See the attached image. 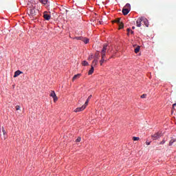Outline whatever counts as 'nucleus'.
I'll use <instances>...</instances> for the list:
<instances>
[{
    "label": "nucleus",
    "mask_w": 176,
    "mask_h": 176,
    "mask_svg": "<svg viewBox=\"0 0 176 176\" xmlns=\"http://www.w3.org/2000/svg\"><path fill=\"white\" fill-rule=\"evenodd\" d=\"M107 50H108V45L104 44L101 51V55L106 56Z\"/></svg>",
    "instance_id": "1"
},
{
    "label": "nucleus",
    "mask_w": 176,
    "mask_h": 176,
    "mask_svg": "<svg viewBox=\"0 0 176 176\" xmlns=\"http://www.w3.org/2000/svg\"><path fill=\"white\" fill-rule=\"evenodd\" d=\"M160 137H162V133L160 132H157L156 133H155L154 135H151V138L153 140H159V138H160Z\"/></svg>",
    "instance_id": "2"
},
{
    "label": "nucleus",
    "mask_w": 176,
    "mask_h": 176,
    "mask_svg": "<svg viewBox=\"0 0 176 176\" xmlns=\"http://www.w3.org/2000/svg\"><path fill=\"white\" fill-rule=\"evenodd\" d=\"M29 16L31 17H35V16H36V11L35 10V8H31L30 10Z\"/></svg>",
    "instance_id": "3"
},
{
    "label": "nucleus",
    "mask_w": 176,
    "mask_h": 176,
    "mask_svg": "<svg viewBox=\"0 0 176 176\" xmlns=\"http://www.w3.org/2000/svg\"><path fill=\"white\" fill-rule=\"evenodd\" d=\"M50 96V97H52L54 102H56V101H57V100H58V98H57V96L56 95V92H54V91H51Z\"/></svg>",
    "instance_id": "4"
},
{
    "label": "nucleus",
    "mask_w": 176,
    "mask_h": 176,
    "mask_svg": "<svg viewBox=\"0 0 176 176\" xmlns=\"http://www.w3.org/2000/svg\"><path fill=\"white\" fill-rule=\"evenodd\" d=\"M43 18L45 19V20L49 21V20H50V19H52V16H50V14H47V12H45L43 13Z\"/></svg>",
    "instance_id": "5"
},
{
    "label": "nucleus",
    "mask_w": 176,
    "mask_h": 176,
    "mask_svg": "<svg viewBox=\"0 0 176 176\" xmlns=\"http://www.w3.org/2000/svg\"><path fill=\"white\" fill-rule=\"evenodd\" d=\"M86 109V106L84 104L82 105L81 107H78L74 110V112L77 113V112H81V111H85V109Z\"/></svg>",
    "instance_id": "6"
},
{
    "label": "nucleus",
    "mask_w": 176,
    "mask_h": 176,
    "mask_svg": "<svg viewBox=\"0 0 176 176\" xmlns=\"http://www.w3.org/2000/svg\"><path fill=\"white\" fill-rule=\"evenodd\" d=\"M142 22L144 23V25L146 27H149V21H148V19L146 18H145L144 16H142Z\"/></svg>",
    "instance_id": "7"
},
{
    "label": "nucleus",
    "mask_w": 176,
    "mask_h": 176,
    "mask_svg": "<svg viewBox=\"0 0 176 176\" xmlns=\"http://www.w3.org/2000/svg\"><path fill=\"white\" fill-rule=\"evenodd\" d=\"M141 23H142V16L138 18L136 21L137 27H141Z\"/></svg>",
    "instance_id": "8"
},
{
    "label": "nucleus",
    "mask_w": 176,
    "mask_h": 176,
    "mask_svg": "<svg viewBox=\"0 0 176 176\" xmlns=\"http://www.w3.org/2000/svg\"><path fill=\"white\" fill-rule=\"evenodd\" d=\"M129 12L130 11L129 9L124 8L122 9V14H124V16H127V14H129Z\"/></svg>",
    "instance_id": "9"
},
{
    "label": "nucleus",
    "mask_w": 176,
    "mask_h": 176,
    "mask_svg": "<svg viewBox=\"0 0 176 176\" xmlns=\"http://www.w3.org/2000/svg\"><path fill=\"white\" fill-rule=\"evenodd\" d=\"M21 74H23V72L20 70L16 71L14 74V78H17V76H19Z\"/></svg>",
    "instance_id": "10"
},
{
    "label": "nucleus",
    "mask_w": 176,
    "mask_h": 176,
    "mask_svg": "<svg viewBox=\"0 0 176 176\" xmlns=\"http://www.w3.org/2000/svg\"><path fill=\"white\" fill-rule=\"evenodd\" d=\"M93 72H94V67H93V65H91V69L88 72V75H92Z\"/></svg>",
    "instance_id": "11"
},
{
    "label": "nucleus",
    "mask_w": 176,
    "mask_h": 176,
    "mask_svg": "<svg viewBox=\"0 0 176 176\" xmlns=\"http://www.w3.org/2000/svg\"><path fill=\"white\" fill-rule=\"evenodd\" d=\"M80 74H78L74 76L72 80H76V79H79L80 78Z\"/></svg>",
    "instance_id": "12"
},
{
    "label": "nucleus",
    "mask_w": 176,
    "mask_h": 176,
    "mask_svg": "<svg viewBox=\"0 0 176 176\" xmlns=\"http://www.w3.org/2000/svg\"><path fill=\"white\" fill-rule=\"evenodd\" d=\"M101 57L100 65H102V63H104V61H107V60H105V56L101 55Z\"/></svg>",
    "instance_id": "13"
},
{
    "label": "nucleus",
    "mask_w": 176,
    "mask_h": 176,
    "mask_svg": "<svg viewBox=\"0 0 176 176\" xmlns=\"http://www.w3.org/2000/svg\"><path fill=\"white\" fill-rule=\"evenodd\" d=\"M92 96L90 95L88 98L87 99L85 103V106L87 107V105L89 104V101H90L91 98Z\"/></svg>",
    "instance_id": "14"
},
{
    "label": "nucleus",
    "mask_w": 176,
    "mask_h": 176,
    "mask_svg": "<svg viewBox=\"0 0 176 176\" xmlns=\"http://www.w3.org/2000/svg\"><path fill=\"white\" fill-rule=\"evenodd\" d=\"M124 8H125V9H129V10L130 11L131 9V6L130 5V3H126V4L125 5V6L124 7Z\"/></svg>",
    "instance_id": "15"
},
{
    "label": "nucleus",
    "mask_w": 176,
    "mask_h": 176,
    "mask_svg": "<svg viewBox=\"0 0 176 176\" xmlns=\"http://www.w3.org/2000/svg\"><path fill=\"white\" fill-rule=\"evenodd\" d=\"M82 42L85 43V44H87V43H89V40L87 38L82 37Z\"/></svg>",
    "instance_id": "16"
},
{
    "label": "nucleus",
    "mask_w": 176,
    "mask_h": 176,
    "mask_svg": "<svg viewBox=\"0 0 176 176\" xmlns=\"http://www.w3.org/2000/svg\"><path fill=\"white\" fill-rule=\"evenodd\" d=\"M126 31H127V35H130V34H134V31H133V30H130V29H127L126 30Z\"/></svg>",
    "instance_id": "17"
},
{
    "label": "nucleus",
    "mask_w": 176,
    "mask_h": 176,
    "mask_svg": "<svg viewBox=\"0 0 176 176\" xmlns=\"http://www.w3.org/2000/svg\"><path fill=\"white\" fill-rule=\"evenodd\" d=\"M98 63V59H94L92 62V66L97 65Z\"/></svg>",
    "instance_id": "18"
},
{
    "label": "nucleus",
    "mask_w": 176,
    "mask_h": 176,
    "mask_svg": "<svg viewBox=\"0 0 176 176\" xmlns=\"http://www.w3.org/2000/svg\"><path fill=\"white\" fill-rule=\"evenodd\" d=\"M140 49H141V47L137 46V47L135 48V50H134L135 53L136 54L140 52Z\"/></svg>",
    "instance_id": "19"
},
{
    "label": "nucleus",
    "mask_w": 176,
    "mask_h": 176,
    "mask_svg": "<svg viewBox=\"0 0 176 176\" xmlns=\"http://www.w3.org/2000/svg\"><path fill=\"white\" fill-rule=\"evenodd\" d=\"M82 64L84 67H87V65H89V63L86 60L82 61Z\"/></svg>",
    "instance_id": "20"
},
{
    "label": "nucleus",
    "mask_w": 176,
    "mask_h": 176,
    "mask_svg": "<svg viewBox=\"0 0 176 176\" xmlns=\"http://www.w3.org/2000/svg\"><path fill=\"white\" fill-rule=\"evenodd\" d=\"M43 5H46L47 3V0H39Z\"/></svg>",
    "instance_id": "21"
},
{
    "label": "nucleus",
    "mask_w": 176,
    "mask_h": 176,
    "mask_svg": "<svg viewBox=\"0 0 176 176\" xmlns=\"http://www.w3.org/2000/svg\"><path fill=\"white\" fill-rule=\"evenodd\" d=\"M175 139H172L170 142H169V145L171 146L173 145V144H174V142H175Z\"/></svg>",
    "instance_id": "22"
},
{
    "label": "nucleus",
    "mask_w": 176,
    "mask_h": 176,
    "mask_svg": "<svg viewBox=\"0 0 176 176\" xmlns=\"http://www.w3.org/2000/svg\"><path fill=\"white\" fill-rule=\"evenodd\" d=\"M113 23H118V24H120V23H122V22H120V18H118V19H116L113 21Z\"/></svg>",
    "instance_id": "23"
},
{
    "label": "nucleus",
    "mask_w": 176,
    "mask_h": 176,
    "mask_svg": "<svg viewBox=\"0 0 176 176\" xmlns=\"http://www.w3.org/2000/svg\"><path fill=\"white\" fill-rule=\"evenodd\" d=\"M119 30H122V28H123L124 27V25H123V23H119Z\"/></svg>",
    "instance_id": "24"
},
{
    "label": "nucleus",
    "mask_w": 176,
    "mask_h": 176,
    "mask_svg": "<svg viewBox=\"0 0 176 176\" xmlns=\"http://www.w3.org/2000/svg\"><path fill=\"white\" fill-rule=\"evenodd\" d=\"M76 38L77 39V41H82L83 40V37H82V36H77V37H76Z\"/></svg>",
    "instance_id": "25"
},
{
    "label": "nucleus",
    "mask_w": 176,
    "mask_h": 176,
    "mask_svg": "<svg viewBox=\"0 0 176 176\" xmlns=\"http://www.w3.org/2000/svg\"><path fill=\"white\" fill-rule=\"evenodd\" d=\"M15 108L16 111H20V109H21V107L19 105H16Z\"/></svg>",
    "instance_id": "26"
},
{
    "label": "nucleus",
    "mask_w": 176,
    "mask_h": 176,
    "mask_svg": "<svg viewBox=\"0 0 176 176\" xmlns=\"http://www.w3.org/2000/svg\"><path fill=\"white\" fill-rule=\"evenodd\" d=\"M133 141H138L140 140L139 137H133Z\"/></svg>",
    "instance_id": "27"
},
{
    "label": "nucleus",
    "mask_w": 176,
    "mask_h": 176,
    "mask_svg": "<svg viewBox=\"0 0 176 176\" xmlns=\"http://www.w3.org/2000/svg\"><path fill=\"white\" fill-rule=\"evenodd\" d=\"M80 137H78L76 140V142H80Z\"/></svg>",
    "instance_id": "28"
},
{
    "label": "nucleus",
    "mask_w": 176,
    "mask_h": 176,
    "mask_svg": "<svg viewBox=\"0 0 176 176\" xmlns=\"http://www.w3.org/2000/svg\"><path fill=\"white\" fill-rule=\"evenodd\" d=\"M166 143V140H163L160 143V145H163L164 144Z\"/></svg>",
    "instance_id": "29"
},
{
    "label": "nucleus",
    "mask_w": 176,
    "mask_h": 176,
    "mask_svg": "<svg viewBox=\"0 0 176 176\" xmlns=\"http://www.w3.org/2000/svg\"><path fill=\"white\" fill-rule=\"evenodd\" d=\"M95 56H96V58H95V59H96V60H98V57H99V54H98V53H96L95 54Z\"/></svg>",
    "instance_id": "30"
},
{
    "label": "nucleus",
    "mask_w": 176,
    "mask_h": 176,
    "mask_svg": "<svg viewBox=\"0 0 176 176\" xmlns=\"http://www.w3.org/2000/svg\"><path fill=\"white\" fill-rule=\"evenodd\" d=\"M93 59V55H91L89 58L88 60L90 61Z\"/></svg>",
    "instance_id": "31"
},
{
    "label": "nucleus",
    "mask_w": 176,
    "mask_h": 176,
    "mask_svg": "<svg viewBox=\"0 0 176 176\" xmlns=\"http://www.w3.org/2000/svg\"><path fill=\"white\" fill-rule=\"evenodd\" d=\"M146 97V94H142L140 98H145Z\"/></svg>",
    "instance_id": "32"
},
{
    "label": "nucleus",
    "mask_w": 176,
    "mask_h": 176,
    "mask_svg": "<svg viewBox=\"0 0 176 176\" xmlns=\"http://www.w3.org/2000/svg\"><path fill=\"white\" fill-rule=\"evenodd\" d=\"M2 131H3V135H5V134L6 133V131H5V129L2 128Z\"/></svg>",
    "instance_id": "33"
},
{
    "label": "nucleus",
    "mask_w": 176,
    "mask_h": 176,
    "mask_svg": "<svg viewBox=\"0 0 176 176\" xmlns=\"http://www.w3.org/2000/svg\"><path fill=\"white\" fill-rule=\"evenodd\" d=\"M146 144L147 145H151V142H146Z\"/></svg>",
    "instance_id": "34"
},
{
    "label": "nucleus",
    "mask_w": 176,
    "mask_h": 176,
    "mask_svg": "<svg viewBox=\"0 0 176 176\" xmlns=\"http://www.w3.org/2000/svg\"><path fill=\"white\" fill-rule=\"evenodd\" d=\"M176 106V103L173 104V109H175V107Z\"/></svg>",
    "instance_id": "35"
},
{
    "label": "nucleus",
    "mask_w": 176,
    "mask_h": 176,
    "mask_svg": "<svg viewBox=\"0 0 176 176\" xmlns=\"http://www.w3.org/2000/svg\"><path fill=\"white\" fill-rule=\"evenodd\" d=\"M132 30H135V27H132Z\"/></svg>",
    "instance_id": "36"
},
{
    "label": "nucleus",
    "mask_w": 176,
    "mask_h": 176,
    "mask_svg": "<svg viewBox=\"0 0 176 176\" xmlns=\"http://www.w3.org/2000/svg\"><path fill=\"white\" fill-rule=\"evenodd\" d=\"M100 24H101V21H99Z\"/></svg>",
    "instance_id": "37"
}]
</instances>
